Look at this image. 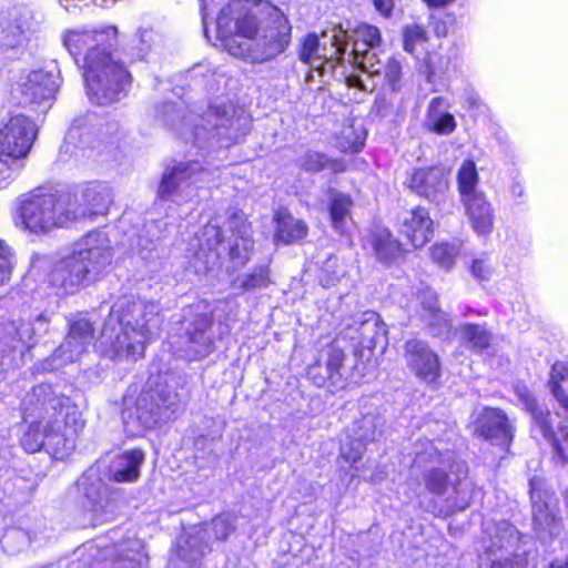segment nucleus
Segmentation results:
<instances>
[{
  "instance_id": "13d9d810",
  "label": "nucleus",
  "mask_w": 568,
  "mask_h": 568,
  "mask_svg": "<svg viewBox=\"0 0 568 568\" xmlns=\"http://www.w3.org/2000/svg\"><path fill=\"white\" fill-rule=\"evenodd\" d=\"M382 72L392 89L395 91L399 88L402 65L396 59H389L386 64L383 63Z\"/></svg>"
},
{
  "instance_id": "20e7f679",
  "label": "nucleus",
  "mask_w": 568,
  "mask_h": 568,
  "mask_svg": "<svg viewBox=\"0 0 568 568\" xmlns=\"http://www.w3.org/2000/svg\"><path fill=\"white\" fill-rule=\"evenodd\" d=\"M162 323L156 303L122 296L113 304L95 346L110 359L138 361L158 336Z\"/></svg>"
},
{
  "instance_id": "3c124183",
  "label": "nucleus",
  "mask_w": 568,
  "mask_h": 568,
  "mask_svg": "<svg viewBox=\"0 0 568 568\" xmlns=\"http://www.w3.org/2000/svg\"><path fill=\"white\" fill-rule=\"evenodd\" d=\"M338 260L336 256L331 255L321 267V273L318 275L320 282L322 286L329 287L334 286L341 278L343 272L337 270Z\"/></svg>"
},
{
  "instance_id": "58836bf2",
  "label": "nucleus",
  "mask_w": 568,
  "mask_h": 568,
  "mask_svg": "<svg viewBox=\"0 0 568 568\" xmlns=\"http://www.w3.org/2000/svg\"><path fill=\"white\" fill-rule=\"evenodd\" d=\"M300 166L307 172H320L331 170L333 173H341L346 170L343 160L328 159L324 153L308 151L298 160Z\"/></svg>"
},
{
  "instance_id": "a878e982",
  "label": "nucleus",
  "mask_w": 568,
  "mask_h": 568,
  "mask_svg": "<svg viewBox=\"0 0 568 568\" xmlns=\"http://www.w3.org/2000/svg\"><path fill=\"white\" fill-rule=\"evenodd\" d=\"M399 231L415 248L424 246L434 234L428 210L418 205L405 211L399 217Z\"/></svg>"
},
{
  "instance_id": "4c0bfd02",
  "label": "nucleus",
  "mask_w": 568,
  "mask_h": 568,
  "mask_svg": "<svg viewBox=\"0 0 568 568\" xmlns=\"http://www.w3.org/2000/svg\"><path fill=\"white\" fill-rule=\"evenodd\" d=\"M459 335L463 344L476 353L486 351L491 341V334L485 326L479 324H463L459 327Z\"/></svg>"
},
{
  "instance_id": "412c9836",
  "label": "nucleus",
  "mask_w": 568,
  "mask_h": 568,
  "mask_svg": "<svg viewBox=\"0 0 568 568\" xmlns=\"http://www.w3.org/2000/svg\"><path fill=\"white\" fill-rule=\"evenodd\" d=\"M344 351L335 343L329 344L320 351L317 358L308 366L307 376L318 387L329 382L335 388H344Z\"/></svg>"
},
{
  "instance_id": "f3484780",
  "label": "nucleus",
  "mask_w": 568,
  "mask_h": 568,
  "mask_svg": "<svg viewBox=\"0 0 568 568\" xmlns=\"http://www.w3.org/2000/svg\"><path fill=\"white\" fill-rule=\"evenodd\" d=\"M463 466L457 465L459 471L457 480H448V477L440 468H432L424 476L426 489L434 495L443 496L449 493L446 498L445 515L456 510H465L473 499L474 486L468 479Z\"/></svg>"
},
{
  "instance_id": "f8f14e48",
  "label": "nucleus",
  "mask_w": 568,
  "mask_h": 568,
  "mask_svg": "<svg viewBox=\"0 0 568 568\" xmlns=\"http://www.w3.org/2000/svg\"><path fill=\"white\" fill-rule=\"evenodd\" d=\"M347 44V31L341 27H333L322 32L321 37L315 33L307 34L302 40L298 57L302 62L315 68L324 62L333 68L344 62Z\"/></svg>"
},
{
  "instance_id": "f704fd0d",
  "label": "nucleus",
  "mask_w": 568,
  "mask_h": 568,
  "mask_svg": "<svg viewBox=\"0 0 568 568\" xmlns=\"http://www.w3.org/2000/svg\"><path fill=\"white\" fill-rule=\"evenodd\" d=\"M444 102V99L440 97L432 99L425 118V126L427 130L439 135H448L456 129L454 115L440 111Z\"/></svg>"
},
{
  "instance_id": "a211bd4d",
  "label": "nucleus",
  "mask_w": 568,
  "mask_h": 568,
  "mask_svg": "<svg viewBox=\"0 0 568 568\" xmlns=\"http://www.w3.org/2000/svg\"><path fill=\"white\" fill-rule=\"evenodd\" d=\"M40 21L27 7H14L0 12V48L4 52L26 47L30 37L38 32Z\"/></svg>"
},
{
  "instance_id": "e2e57ef3",
  "label": "nucleus",
  "mask_w": 568,
  "mask_h": 568,
  "mask_svg": "<svg viewBox=\"0 0 568 568\" xmlns=\"http://www.w3.org/2000/svg\"><path fill=\"white\" fill-rule=\"evenodd\" d=\"M375 9L384 17H389L393 8L394 0H373Z\"/></svg>"
},
{
  "instance_id": "338daca9",
  "label": "nucleus",
  "mask_w": 568,
  "mask_h": 568,
  "mask_svg": "<svg viewBox=\"0 0 568 568\" xmlns=\"http://www.w3.org/2000/svg\"><path fill=\"white\" fill-rule=\"evenodd\" d=\"M454 0H424V2L429 7V8H442V7H445L449 3H452Z\"/></svg>"
},
{
  "instance_id": "4be33fe9",
  "label": "nucleus",
  "mask_w": 568,
  "mask_h": 568,
  "mask_svg": "<svg viewBox=\"0 0 568 568\" xmlns=\"http://www.w3.org/2000/svg\"><path fill=\"white\" fill-rule=\"evenodd\" d=\"M113 201L112 190L103 182H90L81 190L80 195L72 194L69 211L72 222L91 215L106 214Z\"/></svg>"
},
{
  "instance_id": "0e129e2a",
  "label": "nucleus",
  "mask_w": 568,
  "mask_h": 568,
  "mask_svg": "<svg viewBox=\"0 0 568 568\" xmlns=\"http://www.w3.org/2000/svg\"><path fill=\"white\" fill-rule=\"evenodd\" d=\"M510 193L515 200H520L525 196V187L520 182L515 181L510 186Z\"/></svg>"
},
{
  "instance_id": "4d7b16f0",
  "label": "nucleus",
  "mask_w": 568,
  "mask_h": 568,
  "mask_svg": "<svg viewBox=\"0 0 568 568\" xmlns=\"http://www.w3.org/2000/svg\"><path fill=\"white\" fill-rule=\"evenodd\" d=\"M12 257L10 247L0 241V286L10 280L13 267Z\"/></svg>"
},
{
  "instance_id": "603ef678",
  "label": "nucleus",
  "mask_w": 568,
  "mask_h": 568,
  "mask_svg": "<svg viewBox=\"0 0 568 568\" xmlns=\"http://www.w3.org/2000/svg\"><path fill=\"white\" fill-rule=\"evenodd\" d=\"M414 568H453L445 555L430 549L414 560Z\"/></svg>"
},
{
  "instance_id": "9b49d317",
  "label": "nucleus",
  "mask_w": 568,
  "mask_h": 568,
  "mask_svg": "<svg viewBox=\"0 0 568 568\" xmlns=\"http://www.w3.org/2000/svg\"><path fill=\"white\" fill-rule=\"evenodd\" d=\"M515 394L519 403L530 414L532 432H539L551 444L555 463L565 466L568 463V426L560 424L555 432L549 409L538 405L534 394L526 385L516 384Z\"/></svg>"
},
{
  "instance_id": "6e6d98bb",
  "label": "nucleus",
  "mask_w": 568,
  "mask_h": 568,
  "mask_svg": "<svg viewBox=\"0 0 568 568\" xmlns=\"http://www.w3.org/2000/svg\"><path fill=\"white\" fill-rule=\"evenodd\" d=\"M212 530L216 539H226L235 529L231 515H221L212 520Z\"/></svg>"
},
{
  "instance_id": "2f4dec72",
  "label": "nucleus",
  "mask_w": 568,
  "mask_h": 568,
  "mask_svg": "<svg viewBox=\"0 0 568 568\" xmlns=\"http://www.w3.org/2000/svg\"><path fill=\"white\" fill-rule=\"evenodd\" d=\"M78 490L87 499L85 507L98 513L106 505L108 488L104 485L98 469L90 468L79 478Z\"/></svg>"
},
{
  "instance_id": "cd10ccee",
  "label": "nucleus",
  "mask_w": 568,
  "mask_h": 568,
  "mask_svg": "<svg viewBox=\"0 0 568 568\" xmlns=\"http://www.w3.org/2000/svg\"><path fill=\"white\" fill-rule=\"evenodd\" d=\"M343 325L342 333L345 334V337L367 349H373L376 346L377 338L383 331V327L378 325V317L374 313L357 315Z\"/></svg>"
},
{
  "instance_id": "de8ad7c7",
  "label": "nucleus",
  "mask_w": 568,
  "mask_h": 568,
  "mask_svg": "<svg viewBox=\"0 0 568 568\" xmlns=\"http://www.w3.org/2000/svg\"><path fill=\"white\" fill-rule=\"evenodd\" d=\"M268 282V270L265 266H261L248 275L237 277L234 284L243 290H254L266 286Z\"/></svg>"
},
{
  "instance_id": "864d4df0",
  "label": "nucleus",
  "mask_w": 568,
  "mask_h": 568,
  "mask_svg": "<svg viewBox=\"0 0 568 568\" xmlns=\"http://www.w3.org/2000/svg\"><path fill=\"white\" fill-rule=\"evenodd\" d=\"M133 540H128L125 542H121L116 546H105L102 547L100 551V557L103 558L104 564L103 567L110 568L112 567V562L116 561L119 558H125V554H130L128 547ZM95 552H99V549H95Z\"/></svg>"
},
{
  "instance_id": "5701e85b",
  "label": "nucleus",
  "mask_w": 568,
  "mask_h": 568,
  "mask_svg": "<svg viewBox=\"0 0 568 568\" xmlns=\"http://www.w3.org/2000/svg\"><path fill=\"white\" fill-rule=\"evenodd\" d=\"M384 419L375 413L362 414L359 418L353 422L351 428V440L344 443L341 448V455L351 463H356L362 458L365 452L366 443L374 442L382 433Z\"/></svg>"
},
{
  "instance_id": "c03bdc74",
  "label": "nucleus",
  "mask_w": 568,
  "mask_h": 568,
  "mask_svg": "<svg viewBox=\"0 0 568 568\" xmlns=\"http://www.w3.org/2000/svg\"><path fill=\"white\" fill-rule=\"evenodd\" d=\"M366 133L363 126H345L337 140V146L343 152H359L364 146Z\"/></svg>"
},
{
  "instance_id": "0eeeda50",
  "label": "nucleus",
  "mask_w": 568,
  "mask_h": 568,
  "mask_svg": "<svg viewBox=\"0 0 568 568\" xmlns=\"http://www.w3.org/2000/svg\"><path fill=\"white\" fill-rule=\"evenodd\" d=\"M247 118L232 105L210 106L204 115H190L181 135L199 148H227L244 136Z\"/></svg>"
},
{
  "instance_id": "a19ab883",
  "label": "nucleus",
  "mask_w": 568,
  "mask_h": 568,
  "mask_svg": "<svg viewBox=\"0 0 568 568\" xmlns=\"http://www.w3.org/2000/svg\"><path fill=\"white\" fill-rule=\"evenodd\" d=\"M345 61L362 72L372 75L382 73L383 62L378 57L377 49H366L358 54H355V51L346 52Z\"/></svg>"
},
{
  "instance_id": "c85d7f7f",
  "label": "nucleus",
  "mask_w": 568,
  "mask_h": 568,
  "mask_svg": "<svg viewBox=\"0 0 568 568\" xmlns=\"http://www.w3.org/2000/svg\"><path fill=\"white\" fill-rule=\"evenodd\" d=\"M212 321L206 315L196 317L186 331V353L192 359L209 356L214 349Z\"/></svg>"
},
{
  "instance_id": "6ab92c4d",
  "label": "nucleus",
  "mask_w": 568,
  "mask_h": 568,
  "mask_svg": "<svg viewBox=\"0 0 568 568\" xmlns=\"http://www.w3.org/2000/svg\"><path fill=\"white\" fill-rule=\"evenodd\" d=\"M37 135L34 123L26 115L17 114L0 129V154L18 160L27 156Z\"/></svg>"
},
{
  "instance_id": "09e8293b",
  "label": "nucleus",
  "mask_w": 568,
  "mask_h": 568,
  "mask_svg": "<svg viewBox=\"0 0 568 568\" xmlns=\"http://www.w3.org/2000/svg\"><path fill=\"white\" fill-rule=\"evenodd\" d=\"M427 41L426 30L417 24L405 28L404 31V49L409 53H415L418 47Z\"/></svg>"
},
{
  "instance_id": "39448f33",
  "label": "nucleus",
  "mask_w": 568,
  "mask_h": 568,
  "mask_svg": "<svg viewBox=\"0 0 568 568\" xmlns=\"http://www.w3.org/2000/svg\"><path fill=\"white\" fill-rule=\"evenodd\" d=\"M197 250L190 261L196 274L215 267L223 254L234 267L244 266L253 251L251 226L243 214L226 213L211 219L196 236Z\"/></svg>"
},
{
  "instance_id": "f257e3e1",
  "label": "nucleus",
  "mask_w": 568,
  "mask_h": 568,
  "mask_svg": "<svg viewBox=\"0 0 568 568\" xmlns=\"http://www.w3.org/2000/svg\"><path fill=\"white\" fill-rule=\"evenodd\" d=\"M152 29H140L118 55L119 30L115 26H92L67 29L62 44L84 70L87 93L91 102L109 105L123 99L132 77L125 63L144 59L158 42Z\"/></svg>"
},
{
  "instance_id": "774afa93",
  "label": "nucleus",
  "mask_w": 568,
  "mask_h": 568,
  "mask_svg": "<svg viewBox=\"0 0 568 568\" xmlns=\"http://www.w3.org/2000/svg\"><path fill=\"white\" fill-rule=\"evenodd\" d=\"M549 568H568V554L565 559H556L554 560Z\"/></svg>"
},
{
  "instance_id": "b1692460",
  "label": "nucleus",
  "mask_w": 568,
  "mask_h": 568,
  "mask_svg": "<svg viewBox=\"0 0 568 568\" xmlns=\"http://www.w3.org/2000/svg\"><path fill=\"white\" fill-rule=\"evenodd\" d=\"M404 358L407 367L420 381L433 384L439 378V358L426 342L418 338L408 339L404 345Z\"/></svg>"
},
{
  "instance_id": "bb28decb",
  "label": "nucleus",
  "mask_w": 568,
  "mask_h": 568,
  "mask_svg": "<svg viewBox=\"0 0 568 568\" xmlns=\"http://www.w3.org/2000/svg\"><path fill=\"white\" fill-rule=\"evenodd\" d=\"M476 430L485 439L500 445L513 439V427L506 414L498 408H484L477 419Z\"/></svg>"
},
{
  "instance_id": "6e6552de",
  "label": "nucleus",
  "mask_w": 568,
  "mask_h": 568,
  "mask_svg": "<svg viewBox=\"0 0 568 568\" xmlns=\"http://www.w3.org/2000/svg\"><path fill=\"white\" fill-rule=\"evenodd\" d=\"M175 385L176 382L172 379L155 388L150 387L139 395L133 406L125 404L122 418L126 430L138 435L162 420L170 419L181 409L182 399Z\"/></svg>"
},
{
  "instance_id": "4468645a",
  "label": "nucleus",
  "mask_w": 568,
  "mask_h": 568,
  "mask_svg": "<svg viewBox=\"0 0 568 568\" xmlns=\"http://www.w3.org/2000/svg\"><path fill=\"white\" fill-rule=\"evenodd\" d=\"M207 172L196 161L180 162L163 174L158 195L163 201L183 204L197 196L199 183Z\"/></svg>"
},
{
  "instance_id": "37998d69",
  "label": "nucleus",
  "mask_w": 568,
  "mask_h": 568,
  "mask_svg": "<svg viewBox=\"0 0 568 568\" xmlns=\"http://www.w3.org/2000/svg\"><path fill=\"white\" fill-rule=\"evenodd\" d=\"M355 40L353 50L355 54L364 52L366 49H377L382 41V36L377 27L371 24H361L354 31Z\"/></svg>"
},
{
  "instance_id": "9d476101",
  "label": "nucleus",
  "mask_w": 568,
  "mask_h": 568,
  "mask_svg": "<svg viewBox=\"0 0 568 568\" xmlns=\"http://www.w3.org/2000/svg\"><path fill=\"white\" fill-rule=\"evenodd\" d=\"M48 324L44 314H39L34 323L21 322L17 325L12 321L0 322V377L19 365L26 352L36 345V334L45 333Z\"/></svg>"
},
{
  "instance_id": "5fc2aeb1",
  "label": "nucleus",
  "mask_w": 568,
  "mask_h": 568,
  "mask_svg": "<svg viewBox=\"0 0 568 568\" xmlns=\"http://www.w3.org/2000/svg\"><path fill=\"white\" fill-rule=\"evenodd\" d=\"M207 546L200 542L197 538H190L180 548V557L187 562L197 561L206 551Z\"/></svg>"
},
{
  "instance_id": "7ed1b4c3",
  "label": "nucleus",
  "mask_w": 568,
  "mask_h": 568,
  "mask_svg": "<svg viewBox=\"0 0 568 568\" xmlns=\"http://www.w3.org/2000/svg\"><path fill=\"white\" fill-rule=\"evenodd\" d=\"M26 419L38 415L21 438L28 453L45 449L52 457L63 459L74 449L83 422L75 405L52 385L42 383L31 388L22 400Z\"/></svg>"
},
{
  "instance_id": "393cba45",
  "label": "nucleus",
  "mask_w": 568,
  "mask_h": 568,
  "mask_svg": "<svg viewBox=\"0 0 568 568\" xmlns=\"http://www.w3.org/2000/svg\"><path fill=\"white\" fill-rule=\"evenodd\" d=\"M542 479L532 477L529 481L530 499L534 509V526L539 538L557 536L560 531V520L549 510L546 501L547 493L542 490Z\"/></svg>"
},
{
  "instance_id": "72a5a7b5",
  "label": "nucleus",
  "mask_w": 568,
  "mask_h": 568,
  "mask_svg": "<svg viewBox=\"0 0 568 568\" xmlns=\"http://www.w3.org/2000/svg\"><path fill=\"white\" fill-rule=\"evenodd\" d=\"M550 392L559 404L560 410L556 414L568 419V364L556 362L550 372Z\"/></svg>"
},
{
  "instance_id": "49530a36",
  "label": "nucleus",
  "mask_w": 568,
  "mask_h": 568,
  "mask_svg": "<svg viewBox=\"0 0 568 568\" xmlns=\"http://www.w3.org/2000/svg\"><path fill=\"white\" fill-rule=\"evenodd\" d=\"M449 59L438 53H428L424 60V73L428 82L442 79L448 71Z\"/></svg>"
},
{
  "instance_id": "a18cd8bd",
  "label": "nucleus",
  "mask_w": 568,
  "mask_h": 568,
  "mask_svg": "<svg viewBox=\"0 0 568 568\" xmlns=\"http://www.w3.org/2000/svg\"><path fill=\"white\" fill-rule=\"evenodd\" d=\"M460 251V244L440 242L432 247V258L440 267L450 268Z\"/></svg>"
},
{
  "instance_id": "680f3d73",
  "label": "nucleus",
  "mask_w": 568,
  "mask_h": 568,
  "mask_svg": "<svg viewBox=\"0 0 568 568\" xmlns=\"http://www.w3.org/2000/svg\"><path fill=\"white\" fill-rule=\"evenodd\" d=\"M471 274L479 280H487L490 275V265L487 258H475L470 266Z\"/></svg>"
},
{
  "instance_id": "aec40b11",
  "label": "nucleus",
  "mask_w": 568,
  "mask_h": 568,
  "mask_svg": "<svg viewBox=\"0 0 568 568\" xmlns=\"http://www.w3.org/2000/svg\"><path fill=\"white\" fill-rule=\"evenodd\" d=\"M405 183L419 197L438 204L448 194L449 171L442 165L414 169Z\"/></svg>"
},
{
  "instance_id": "423d86ee",
  "label": "nucleus",
  "mask_w": 568,
  "mask_h": 568,
  "mask_svg": "<svg viewBox=\"0 0 568 568\" xmlns=\"http://www.w3.org/2000/svg\"><path fill=\"white\" fill-rule=\"evenodd\" d=\"M112 248L102 231L85 234L70 254L59 260L49 274V283L61 294H72L94 281L111 264Z\"/></svg>"
},
{
  "instance_id": "8fccbe9b",
  "label": "nucleus",
  "mask_w": 568,
  "mask_h": 568,
  "mask_svg": "<svg viewBox=\"0 0 568 568\" xmlns=\"http://www.w3.org/2000/svg\"><path fill=\"white\" fill-rule=\"evenodd\" d=\"M424 322L428 326L432 335L437 337H446L450 334L452 324L447 315L440 311L432 316H425Z\"/></svg>"
},
{
  "instance_id": "1a4fd4ad",
  "label": "nucleus",
  "mask_w": 568,
  "mask_h": 568,
  "mask_svg": "<svg viewBox=\"0 0 568 568\" xmlns=\"http://www.w3.org/2000/svg\"><path fill=\"white\" fill-rule=\"evenodd\" d=\"M71 200L72 194L65 191L44 192L38 190L22 202L19 210L21 222L27 230L33 233L65 226L72 222L69 211Z\"/></svg>"
},
{
  "instance_id": "bf43d9fd",
  "label": "nucleus",
  "mask_w": 568,
  "mask_h": 568,
  "mask_svg": "<svg viewBox=\"0 0 568 568\" xmlns=\"http://www.w3.org/2000/svg\"><path fill=\"white\" fill-rule=\"evenodd\" d=\"M215 73L207 64L199 63L190 70L191 79L196 80L200 84L207 87L210 81L214 78Z\"/></svg>"
},
{
  "instance_id": "79ce46f5",
  "label": "nucleus",
  "mask_w": 568,
  "mask_h": 568,
  "mask_svg": "<svg viewBox=\"0 0 568 568\" xmlns=\"http://www.w3.org/2000/svg\"><path fill=\"white\" fill-rule=\"evenodd\" d=\"M353 202L348 195L335 193L332 196L329 215L333 227L339 233L345 232V224L351 214Z\"/></svg>"
},
{
  "instance_id": "473e14b6",
  "label": "nucleus",
  "mask_w": 568,
  "mask_h": 568,
  "mask_svg": "<svg viewBox=\"0 0 568 568\" xmlns=\"http://www.w3.org/2000/svg\"><path fill=\"white\" fill-rule=\"evenodd\" d=\"M276 231L274 239L278 243L291 244L303 240L307 235V225L304 221L292 216L287 211L275 214Z\"/></svg>"
},
{
  "instance_id": "e433bc0d",
  "label": "nucleus",
  "mask_w": 568,
  "mask_h": 568,
  "mask_svg": "<svg viewBox=\"0 0 568 568\" xmlns=\"http://www.w3.org/2000/svg\"><path fill=\"white\" fill-rule=\"evenodd\" d=\"M93 119L92 114H88L85 118L75 119L67 132L64 138V144L62 149L65 152H73L71 148L74 150H83L85 148L93 146L92 133L89 128H87V123L91 122Z\"/></svg>"
},
{
  "instance_id": "f03ea898",
  "label": "nucleus",
  "mask_w": 568,
  "mask_h": 568,
  "mask_svg": "<svg viewBox=\"0 0 568 568\" xmlns=\"http://www.w3.org/2000/svg\"><path fill=\"white\" fill-rule=\"evenodd\" d=\"M291 31L284 13L268 2L233 0L216 19L223 48L252 63L267 62L283 53L290 45Z\"/></svg>"
},
{
  "instance_id": "c756f323",
  "label": "nucleus",
  "mask_w": 568,
  "mask_h": 568,
  "mask_svg": "<svg viewBox=\"0 0 568 568\" xmlns=\"http://www.w3.org/2000/svg\"><path fill=\"white\" fill-rule=\"evenodd\" d=\"M473 231L486 236L494 229V209L484 193L460 201Z\"/></svg>"
},
{
  "instance_id": "ea45409f",
  "label": "nucleus",
  "mask_w": 568,
  "mask_h": 568,
  "mask_svg": "<svg viewBox=\"0 0 568 568\" xmlns=\"http://www.w3.org/2000/svg\"><path fill=\"white\" fill-rule=\"evenodd\" d=\"M479 176L476 164L471 160H465L457 172V186L460 201L483 192L478 190Z\"/></svg>"
},
{
  "instance_id": "7c9ffc66",
  "label": "nucleus",
  "mask_w": 568,
  "mask_h": 568,
  "mask_svg": "<svg viewBox=\"0 0 568 568\" xmlns=\"http://www.w3.org/2000/svg\"><path fill=\"white\" fill-rule=\"evenodd\" d=\"M144 460V453L132 449L116 455L109 466V478L116 483H132L140 476V466Z\"/></svg>"
},
{
  "instance_id": "052dcab7",
  "label": "nucleus",
  "mask_w": 568,
  "mask_h": 568,
  "mask_svg": "<svg viewBox=\"0 0 568 568\" xmlns=\"http://www.w3.org/2000/svg\"><path fill=\"white\" fill-rule=\"evenodd\" d=\"M420 304L423 308V320H425V316H432L433 314L440 312L437 306V296L429 290L422 293Z\"/></svg>"
},
{
  "instance_id": "2eb2a0df",
  "label": "nucleus",
  "mask_w": 568,
  "mask_h": 568,
  "mask_svg": "<svg viewBox=\"0 0 568 568\" xmlns=\"http://www.w3.org/2000/svg\"><path fill=\"white\" fill-rule=\"evenodd\" d=\"M94 329L89 320L78 317L70 321L69 332L61 345L51 356L36 365V371L41 373L60 369L69 363L78 361L91 345Z\"/></svg>"
},
{
  "instance_id": "69168bd1",
  "label": "nucleus",
  "mask_w": 568,
  "mask_h": 568,
  "mask_svg": "<svg viewBox=\"0 0 568 568\" xmlns=\"http://www.w3.org/2000/svg\"><path fill=\"white\" fill-rule=\"evenodd\" d=\"M136 245H138V247L140 250V254H142L143 257L146 256V254H144V252H146L149 254L153 250V247H154L153 241H146V244L144 245V239L143 237L139 239Z\"/></svg>"
},
{
  "instance_id": "dca6fc26",
  "label": "nucleus",
  "mask_w": 568,
  "mask_h": 568,
  "mask_svg": "<svg viewBox=\"0 0 568 568\" xmlns=\"http://www.w3.org/2000/svg\"><path fill=\"white\" fill-rule=\"evenodd\" d=\"M59 89L58 78L43 70H34L20 77L12 88V95L22 106L38 108L45 112Z\"/></svg>"
},
{
  "instance_id": "ddd939ff",
  "label": "nucleus",
  "mask_w": 568,
  "mask_h": 568,
  "mask_svg": "<svg viewBox=\"0 0 568 568\" xmlns=\"http://www.w3.org/2000/svg\"><path fill=\"white\" fill-rule=\"evenodd\" d=\"M483 527V545L490 568H521V560L517 556L514 557L519 542V534L515 527L506 520H486Z\"/></svg>"
},
{
  "instance_id": "c9c22d12",
  "label": "nucleus",
  "mask_w": 568,
  "mask_h": 568,
  "mask_svg": "<svg viewBox=\"0 0 568 568\" xmlns=\"http://www.w3.org/2000/svg\"><path fill=\"white\" fill-rule=\"evenodd\" d=\"M371 243L381 262H393L402 254L400 243L386 229H377L372 235Z\"/></svg>"
}]
</instances>
